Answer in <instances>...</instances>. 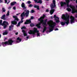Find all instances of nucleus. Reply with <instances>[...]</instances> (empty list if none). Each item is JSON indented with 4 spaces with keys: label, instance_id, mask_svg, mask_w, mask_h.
Masks as SVG:
<instances>
[{
    "label": "nucleus",
    "instance_id": "obj_1",
    "mask_svg": "<svg viewBox=\"0 0 77 77\" xmlns=\"http://www.w3.org/2000/svg\"><path fill=\"white\" fill-rule=\"evenodd\" d=\"M62 19L64 20L65 21L60 22L61 26H65L66 24L67 25H68V24L69 23V15H66L65 14H63Z\"/></svg>",
    "mask_w": 77,
    "mask_h": 77
},
{
    "label": "nucleus",
    "instance_id": "obj_2",
    "mask_svg": "<svg viewBox=\"0 0 77 77\" xmlns=\"http://www.w3.org/2000/svg\"><path fill=\"white\" fill-rule=\"evenodd\" d=\"M13 42H14V41L12 39H10L8 40V41H6L5 42H2V44L4 47H5L6 45H12Z\"/></svg>",
    "mask_w": 77,
    "mask_h": 77
},
{
    "label": "nucleus",
    "instance_id": "obj_3",
    "mask_svg": "<svg viewBox=\"0 0 77 77\" xmlns=\"http://www.w3.org/2000/svg\"><path fill=\"white\" fill-rule=\"evenodd\" d=\"M47 24L49 25V26L51 28H49V32H52V31L53 30V29L54 28V27L56 26V23L55 22H54L53 23L54 24L48 23H47Z\"/></svg>",
    "mask_w": 77,
    "mask_h": 77
},
{
    "label": "nucleus",
    "instance_id": "obj_4",
    "mask_svg": "<svg viewBox=\"0 0 77 77\" xmlns=\"http://www.w3.org/2000/svg\"><path fill=\"white\" fill-rule=\"evenodd\" d=\"M39 32V30H38L37 28H34L33 31L32 30H30L28 33L30 35H35V33H38V32Z\"/></svg>",
    "mask_w": 77,
    "mask_h": 77
},
{
    "label": "nucleus",
    "instance_id": "obj_5",
    "mask_svg": "<svg viewBox=\"0 0 77 77\" xmlns=\"http://www.w3.org/2000/svg\"><path fill=\"white\" fill-rule=\"evenodd\" d=\"M25 12H26L25 13L24 12H23L20 15V17H25V16L26 17H29V12H30V11H29V10H27L26 11V10H25L24 11Z\"/></svg>",
    "mask_w": 77,
    "mask_h": 77
},
{
    "label": "nucleus",
    "instance_id": "obj_6",
    "mask_svg": "<svg viewBox=\"0 0 77 77\" xmlns=\"http://www.w3.org/2000/svg\"><path fill=\"white\" fill-rule=\"evenodd\" d=\"M13 18L14 19V21H11V23L12 24L16 25L17 24V21H19V19L18 18V17L16 16H13Z\"/></svg>",
    "mask_w": 77,
    "mask_h": 77
},
{
    "label": "nucleus",
    "instance_id": "obj_7",
    "mask_svg": "<svg viewBox=\"0 0 77 77\" xmlns=\"http://www.w3.org/2000/svg\"><path fill=\"white\" fill-rule=\"evenodd\" d=\"M66 2L67 3L66 5H67V6L68 8L69 6L72 9V14H74V12L75 11L73 9H74V6H72L71 5H70L69 6V4H68L69 2H68V1H66Z\"/></svg>",
    "mask_w": 77,
    "mask_h": 77
},
{
    "label": "nucleus",
    "instance_id": "obj_8",
    "mask_svg": "<svg viewBox=\"0 0 77 77\" xmlns=\"http://www.w3.org/2000/svg\"><path fill=\"white\" fill-rule=\"evenodd\" d=\"M50 6L51 9H54L55 7H56V1L55 0H53V3H51V4Z\"/></svg>",
    "mask_w": 77,
    "mask_h": 77
},
{
    "label": "nucleus",
    "instance_id": "obj_9",
    "mask_svg": "<svg viewBox=\"0 0 77 77\" xmlns=\"http://www.w3.org/2000/svg\"><path fill=\"white\" fill-rule=\"evenodd\" d=\"M32 21H31V20H26V22L24 23L25 24H30Z\"/></svg>",
    "mask_w": 77,
    "mask_h": 77
},
{
    "label": "nucleus",
    "instance_id": "obj_10",
    "mask_svg": "<svg viewBox=\"0 0 77 77\" xmlns=\"http://www.w3.org/2000/svg\"><path fill=\"white\" fill-rule=\"evenodd\" d=\"M38 21H40V22H39L38 24L36 25V26H41V24H42L43 25V22L44 21H42L41 19H40V20H39V19H38Z\"/></svg>",
    "mask_w": 77,
    "mask_h": 77
},
{
    "label": "nucleus",
    "instance_id": "obj_11",
    "mask_svg": "<svg viewBox=\"0 0 77 77\" xmlns=\"http://www.w3.org/2000/svg\"><path fill=\"white\" fill-rule=\"evenodd\" d=\"M70 18L71 19L70 23L71 24H72V23H74V20H75L74 17H70Z\"/></svg>",
    "mask_w": 77,
    "mask_h": 77
},
{
    "label": "nucleus",
    "instance_id": "obj_12",
    "mask_svg": "<svg viewBox=\"0 0 77 77\" xmlns=\"http://www.w3.org/2000/svg\"><path fill=\"white\" fill-rule=\"evenodd\" d=\"M45 14H43V16H41L40 18H39V20L40 21V20H41L42 21H44V19L45 18Z\"/></svg>",
    "mask_w": 77,
    "mask_h": 77
},
{
    "label": "nucleus",
    "instance_id": "obj_13",
    "mask_svg": "<svg viewBox=\"0 0 77 77\" xmlns=\"http://www.w3.org/2000/svg\"><path fill=\"white\" fill-rule=\"evenodd\" d=\"M22 8L23 9H26L27 8V7L25 6V4L23 2L21 5Z\"/></svg>",
    "mask_w": 77,
    "mask_h": 77
},
{
    "label": "nucleus",
    "instance_id": "obj_14",
    "mask_svg": "<svg viewBox=\"0 0 77 77\" xmlns=\"http://www.w3.org/2000/svg\"><path fill=\"white\" fill-rule=\"evenodd\" d=\"M51 10L50 11V14L51 15H52L54 13V12L55 9L53 8L51 9Z\"/></svg>",
    "mask_w": 77,
    "mask_h": 77
},
{
    "label": "nucleus",
    "instance_id": "obj_15",
    "mask_svg": "<svg viewBox=\"0 0 77 77\" xmlns=\"http://www.w3.org/2000/svg\"><path fill=\"white\" fill-rule=\"evenodd\" d=\"M14 25H11L9 27V31H11V30H13L14 29Z\"/></svg>",
    "mask_w": 77,
    "mask_h": 77
},
{
    "label": "nucleus",
    "instance_id": "obj_16",
    "mask_svg": "<svg viewBox=\"0 0 77 77\" xmlns=\"http://www.w3.org/2000/svg\"><path fill=\"white\" fill-rule=\"evenodd\" d=\"M35 2V3H40V4H41L42 3V0H39L38 2V0H34Z\"/></svg>",
    "mask_w": 77,
    "mask_h": 77
},
{
    "label": "nucleus",
    "instance_id": "obj_17",
    "mask_svg": "<svg viewBox=\"0 0 77 77\" xmlns=\"http://www.w3.org/2000/svg\"><path fill=\"white\" fill-rule=\"evenodd\" d=\"M66 3L64 2H61L60 3V5H61V7H62L64 5H66Z\"/></svg>",
    "mask_w": 77,
    "mask_h": 77
},
{
    "label": "nucleus",
    "instance_id": "obj_18",
    "mask_svg": "<svg viewBox=\"0 0 77 77\" xmlns=\"http://www.w3.org/2000/svg\"><path fill=\"white\" fill-rule=\"evenodd\" d=\"M47 19H46L44 21L43 20V25H44L45 26H47Z\"/></svg>",
    "mask_w": 77,
    "mask_h": 77
},
{
    "label": "nucleus",
    "instance_id": "obj_19",
    "mask_svg": "<svg viewBox=\"0 0 77 77\" xmlns=\"http://www.w3.org/2000/svg\"><path fill=\"white\" fill-rule=\"evenodd\" d=\"M5 17H6V15L4 14L2 16V17H1V18L2 20H6V18H5Z\"/></svg>",
    "mask_w": 77,
    "mask_h": 77
},
{
    "label": "nucleus",
    "instance_id": "obj_20",
    "mask_svg": "<svg viewBox=\"0 0 77 77\" xmlns=\"http://www.w3.org/2000/svg\"><path fill=\"white\" fill-rule=\"evenodd\" d=\"M8 30H5V32H4L3 33V35H8Z\"/></svg>",
    "mask_w": 77,
    "mask_h": 77
},
{
    "label": "nucleus",
    "instance_id": "obj_21",
    "mask_svg": "<svg viewBox=\"0 0 77 77\" xmlns=\"http://www.w3.org/2000/svg\"><path fill=\"white\" fill-rule=\"evenodd\" d=\"M22 32L23 33V35H24V36H27V34L26 33V31L25 30H22Z\"/></svg>",
    "mask_w": 77,
    "mask_h": 77
},
{
    "label": "nucleus",
    "instance_id": "obj_22",
    "mask_svg": "<svg viewBox=\"0 0 77 77\" xmlns=\"http://www.w3.org/2000/svg\"><path fill=\"white\" fill-rule=\"evenodd\" d=\"M54 20L55 21H56V23H60V20H59V19H56V18H55Z\"/></svg>",
    "mask_w": 77,
    "mask_h": 77
},
{
    "label": "nucleus",
    "instance_id": "obj_23",
    "mask_svg": "<svg viewBox=\"0 0 77 77\" xmlns=\"http://www.w3.org/2000/svg\"><path fill=\"white\" fill-rule=\"evenodd\" d=\"M34 8H37L38 10H39V5L37 6L36 5H35Z\"/></svg>",
    "mask_w": 77,
    "mask_h": 77
},
{
    "label": "nucleus",
    "instance_id": "obj_24",
    "mask_svg": "<svg viewBox=\"0 0 77 77\" xmlns=\"http://www.w3.org/2000/svg\"><path fill=\"white\" fill-rule=\"evenodd\" d=\"M6 24V25L8 26V25H9V23H8V22H6L5 21H4L3 22V24Z\"/></svg>",
    "mask_w": 77,
    "mask_h": 77
},
{
    "label": "nucleus",
    "instance_id": "obj_25",
    "mask_svg": "<svg viewBox=\"0 0 77 77\" xmlns=\"http://www.w3.org/2000/svg\"><path fill=\"white\" fill-rule=\"evenodd\" d=\"M44 29H43L42 33H44L45 31L47 30V27L45 26H44Z\"/></svg>",
    "mask_w": 77,
    "mask_h": 77
},
{
    "label": "nucleus",
    "instance_id": "obj_26",
    "mask_svg": "<svg viewBox=\"0 0 77 77\" xmlns=\"http://www.w3.org/2000/svg\"><path fill=\"white\" fill-rule=\"evenodd\" d=\"M16 3H17V2H14L11 3V6H13L14 5L16 4Z\"/></svg>",
    "mask_w": 77,
    "mask_h": 77
},
{
    "label": "nucleus",
    "instance_id": "obj_27",
    "mask_svg": "<svg viewBox=\"0 0 77 77\" xmlns=\"http://www.w3.org/2000/svg\"><path fill=\"white\" fill-rule=\"evenodd\" d=\"M4 24H3V23H2V20H0V26H3Z\"/></svg>",
    "mask_w": 77,
    "mask_h": 77
},
{
    "label": "nucleus",
    "instance_id": "obj_28",
    "mask_svg": "<svg viewBox=\"0 0 77 77\" xmlns=\"http://www.w3.org/2000/svg\"><path fill=\"white\" fill-rule=\"evenodd\" d=\"M54 18H56V19H57L58 18V19H59V18L58 17L56 16V14H55L54 16Z\"/></svg>",
    "mask_w": 77,
    "mask_h": 77
},
{
    "label": "nucleus",
    "instance_id": "obj_29",
    "mask_svg": "<svg viewBox=\"0 0 77 77\" xmlns=\"http://www.w3.org/2000/svg\"><path fill=\"white\" fill-rule=\"evenodd\" d=\"M3 26H3L4 29H5L6 28V27H7V25H6V24H4L3 25Z\"/></svg>",
    "mask_w": 77,
    "mask_h": 77
},
{
    "label": "nucleus",
    "instance_id": "obj_30",
    "mask_svg": "<svg viewBox=\"0 0 77 77\" xmlns=\"http://www.w3.org/2000/svg\"><path fill=\"white\" fill-rule=\"evenodd\" d=\"M30 26L31 27H34V26H35V25L33 24V23H31L30 24Z\"/></svg>",
    "mask_w": 77,
    "mask_h": 77
},
{
    "label": "nucleus",
    "instance_id": "obj_31",
    "mask_svg": "<svg viewBox=\"0 0 77 77\" xmlns=\"http://www.w3.org/2000/svg\"><path fill=\"white\" fill-rule=\"evenodd\" d=\"M66 10H67V11H68V12H70L71 11V8H67L66 9Z\"/></svg>",
    "mask_w": 77,
    "mask_h": 77
},
{
    "label": "nucleus",
    "instance_id": "obj_32",
    "mask_svg": "<svg viewBox=\"0 0 77 77\" xmlns=\"http://www.w3.org/2000/svg\"><path fill=\"white\" fill-rule=\"evenodd\" d=\"M17 41H19L20 42H21V41H22L21 39V38H20V37H18L17 38Z\"/></svg>",
    "mask_w": 77,
    "mask_h": 77
},
{
    "label": "nucleus",
    "instance_id": "obj_33",
    "mask_svg": "<svg viewBox=\"0 0 77 77\" xmlns=\"http://www.w3.org/2000/svg\"><path fill=\"white\" fill-rule=\"evenodd\" d=\"M20 24H21L20 22H19V23H18L17 25L16 26L17 27H19V26H20Z\"/></svg>",
    "mask_w": 77,
    "mask_h": 77
},
{
    "label": "nucleus",
    "instance_id": "obj_34",
    "mask_svg": "<svg viewBox=\"0 0 77 77\" xmlns=\"http://www.w3.org/2000/svg\"><path fill=\"white\" fill-rule=\"evenodd\" d=\"M26 29V27L25 26H22V27L21 28V29Z\"/></svg>",
    "mask_w": 77,
    "mask_h": 77
},
{
    "label": "nucleus",
    "instance_id": "obj_35",
    "mask_svg": "<svg viewBox=\"0 0 77 77\" xmlns=\"http://www.w3.org/2000/svg\"><path fill=\"white\" fill-rule=\"evenodd\" d=\"M28 7H29V8H32V7H33V5L32 4H30L28 6Z\"/></svg>",
    "mask_w": 77,
    "mask_h": 77
},
{
    "label": "nucleus",
    "instance_id": "obj_36",
    "mask_svg": "<svg viewBox=\"0 0 77 77\" xmlns=\"http://www.w3.org/2000/svg\"><path fill=\"white\" fill-rule=\"evenodd\" d=\"M6 11V9H5V8H2V11L3 12H5Z\"/></svg>",
    "mask_w": 77,
    "mask_h": 77
},
{
    "label": "nucleus",
    "instance_id": "obj_37",
    "mask_svg": "<svg viewBox=\"0 0 77 77\" xmlns=\"http://www.w3.org/2000/svg\"><path fill=\"white\" fill-rule=\"evenodd\" d=\"M31 12L32 14H33V13H34V12H35V10H32L31 11Z\"/></svg>",
    "mask_w": 77,
    "mask_h": 77
},
{
    "label": "nucleus",
    "instance_id": "obj_38",
    "mask_svg": "<svg viewBox=\"0 0 77 77\" xmlns=\"http://www.w3.org/2000/svg\"><path fill=\"white\" fill-rule=\"evenodd\" d=\"M9 11H8L7 13L6 14V15H7V16L9 15Z\"/></svg>",
    "mask_w": 77,
    "mask_h": 77
},
{
    "label": "nucleus",
    "instance_id": "obj_39",
    "mask_svg": "<svg viewBox=\"0 0 77 77\" xmlns=\"http://www.w3.org/2000/svg\"><path fill=\"white\" fill-rule=\"evenodd\" d=\"M37 36H40V33H38V32H37Z\"/></svg>",
    "mask_w": 77,
    "mask_h": 77
},
{
    "label": "nucleus",
    "instance_id": "obj_40",
    "mask_svg": "<svg viewBox=\"0 0 77 77\" xmlns=\"http://www.w3.org/2000/svg\"><path fill=\"white\" fill-rule=\"evenodd\" d=\"M27 3H28V4H30V3H31V2L30 1H29L27 2Z\"/></svg>",
    "mask_w": 77,
    "mask_h": 77
},
{
    "label": "nucleus",
    "instance_id": "obj_41",
    "mask_svg": "<svg viewBox=\"0 0 77 77\" xmlns=\"http://www.w3.org/2000/svg\"><path fill=\"white\" fill-rule=\"evenodd\" d=\"M38 28H41V26L39 25H37V26H36Z\"/></svg>",
    "mask_w": 77,
    "mask_h": 77
},
{
    "label": "nucleus",
    "instance_id": "obj_42",
    "mask_svg": "<svg viewBox=\"0 0 77 77\" xmlns=\"http://www.w3.org/2000/svg\"><path fill=\"white\" fill-rule=\"evenodd\" d=\"M23 19H24V17H21V20H23Z\"/></svg>",
    "mask_w": 77,
    "mask_h": 77
},
{
    "label": "nucleus",
    "instance_id": "obj_43",
    "mask_svg": "<svg viewBox=\"0 0 77 77\" xmlns=\"http://www.w3.org/2000/svg\"><path fill=\"white\" fill-rule=\"evenodd\" d=\"M19 22H20V24L21 23H23V20H21V21H20Z\"/></svg>",
    "mask_w": 77,
    "mask_h": 77
},
{
    "label": "nucleus",
    "instance_id": "obj_44",
    "mask_svg": "<svg viewBox=\"0 0 77 77\" xmlns=\"http://www.w3.org/2000/svg\"><path fill=\"white\" fill-rule=\"evenodd\" d=\"M46 12H49V10H48V9H46Z\"/></svg>",
    "mask_w": 77,
    "mask_h": 77
},
{
    "label": "nucleus",
    "instance_id": "obj_45",
    "mask_svg": "<svg viewBox=\"0 0 77 77\" xmlns=\"http://www.w3.org/2000/svg\"><path fill=\"white\" fill-rule=\"evenodd\" d=\"M3 3V0H0V3Z\"/></svg>",
    "mask_w": 77,
    "mask_h": 77
},
{
    "label": "nucleus",
    "instance_id": "obj_46",
    "mask_svg": "<svg viewBox=\"0 0 77 77\" xmlns=\"http://www.w3.org/2000/svg\"><path fill=\"white\" fill-rule=\"evenodd\" d=\"M59 30V29L57 28L55 29V31H56V30Z\"/></svg>",
    "mask_w": 77,
    "mask_h": 77
},
{
    "label": "nucleus",
    "instance_id": "obj_47",
    "mask_svg": "<svg viewBox=\"0 0 77 77\" xmlns=\"http://www.w3.org/2000/svg\"><path fill=\"white\" fill-rule=\"evenodd\" d=\"M13 9L15 10L16 9V7H13Z\"/></svg>",
    "mask_w": 77,
    "mask_h": 77
},
{
    "label": "nucleus",
    "instance_id": "obj_48",
    "mask_svg": "<svg viewBox=\"0 0 77 77\" xmlns=\"http://www.w3.org/2000/svg\"><path fill=\"white\" fill-rule=\"evenodd\" d=\"M33 17L32 16L31 17V20H32V19H33Z\"/></svg>",
    "mask_w": 77,
    "mask_h": 77
},
{
    "label": "nucleus",
    "instance_id": "obj_49",
    "mask_svg": "<svg viewBox=\"0 0 77 77\" xmlns=\"http://www.w3.org/2000/svg\"><path fill=\"white\" fill-rule=\"evenodd\" d=\"M18 32H17L16 33H15L16 35H18Z\"/></svg>",
    "mask_w": 77,
    "mask_h": 77
},
{
    "label": "nucleus",
    "instance_id": "obj_50",
    "mask_svg": "<svg viewBox=\"0 0 77 77\" xmlns=\"http://www.w3.org/2000/svg\"><path fill=\"white\" fill-rule=\"evenodd\" d=\"M5 3H7V0H5Z\"/></svg>",
    "mask_w": 77,
    "mask_h": 77
},
{
    "label": "nucleus",
    "instance_id": "obj_51",
    "mask_svg": "<svg viewBox=\"0 0 77 77\" xmlns=\"http://www.w3.org/2000/svg\"><path fill=\"white\" fill-rule=\"evenodd\" d=\"M75 18H77V14H76L75 15Z\"/></svg>",
    "mask_w": 77,
    "mask_h": 77
},
{
    "label": "nucleus",
    "instance_id": "obj_52",
    "mask_svg": "<svg viewBox=\"0 0 77 77\" xmlns=\"http://www.w3.org/2000/svg\"><path fill=\"white\" fill-rule=\"evenodd\" d=\"M11 7H8V9H11Z\"/></svg>",
    "mask_w": 77,
    "mask_h": 77
},
{
    "label": "nucleus",
    "instance_id": "obj_53",
    "mask_svg": "<svg viewBox=\"0 0 77 77\" xmlns=\"http://www.w3.org/2000/svg\"><path fill=\"white\" fill-rule=\"evenodd\" d=\"M10 2V1H9V2H8L7 3V4H9V2Z\"/></svg>",
    "mask_w": 77,
    "mask_h": 77
},
{
    "label": "nucleus",
    "instance_id": "obj_54",
    "mask_svg": "<svg viewBox=\"0 0 77 77\" xmlns=\"http://www.w3.org/2000/svg\"><path fill=\"white\" fill-rule=\"evenodd\" d=\"M26 39H29V36H27V37H26Z\"/></svg>",
    "mask_w": 77,
    "mask_h": 77
},
{
    "label": "nucleus",
    "instance_id": "obj_55",
    "mask_svg": "<svg viewBox=\"0 0 77 77\" xmlns=\"http://www.w3.org/2000/svg\"><path fill=\"white\" fill-rule=\"evenodd\" d=\"M19 14H16V15H19Z\"/></svg>",
    "mask_w": 77,
    "mask_h": 77
},
{
    "label": "nucleus",
    "instance_id": "obj_56",
    "mask_svg": "<svg viewBox=\"0 0 77 77\" xmlns=\"http://www.w3.org/2000/svg\"><path fill=\"white\" fill-rule=\"evenodd\" d=\"M51 18L52 19L53 18V16H51Z\"/></svg>",
    "mask_w": 77,
    "mask_h": 77
},
{
    "label": "nucleus",
    "instance_id": "obj_57",
    "mask_svg": "<svg viewBox=\"0 0 77 77\" xmlns=\"http://www.w3.org/2000/svg\"><path fill=\"white\" fill-rule=\"evenodd\" d=\"M5 40H6V39H7V38H5Z\"/></svg>",
    "mask_w": 77,
    "mask_h": 77
},
{
    "label": "nucleus",
    "instance_id": "obj_58",
    "mask_svg": "<svg viewBox=\"0 0 77 77\" xmlns=\"http://www.w3.org/2000/svg\"><path fill=\"white\" fill-rule=\"evenodd\" d=\"M42 9H43V8H44V7L43 6H42Z\"/></svg>",
    "mask_w": 77,
    "mask_h": 77
},
{
    "label": "nucleus",
    "instance_id": "obj_59",
    "mask_svg": "<svg viewBox=\"0 0 77 77\" xmlns=\"http://www.w3.org/2000/svg\"><path fill=\"white\" fill-rule=\"evenodd\" d=\"M1 34H0V38H1Z\"/></svg>",
    "mask_w": 77,
    "mask_h": 77
},
{
    "label": "nucleus",
    "instance_id": "obj_60",
    "mask_svg": "<svg viewBox=\"0 0 77 77\" xmlns=\"http://www.w3.org/2000/svg\"><path fill=\"white\" fill-rule=\"evenodd\" d=\"M76 8H77V6H76ZM76 14H77V11H76Z\"/></svg>",
    "mask_w": 77,
    "mask_h": 77
},
{
    "label": "nucleus",
    "instance_id": "obj_61",
    "mask_svg": "<svg viewBox=\"0 0 77 77\" xmlns=\"http://www.w3.org/2000/svg\"><path fill=\"white\" fill-rule=\"evenodd\" d=\"M34 37H35V35H33V38H34Z\"/></svg>",
    "mask_w": 77,
    "mask_h": 77
},
{
    "label": "nucleus",
    "instance_id": "obj_62",
    "mask_svg": "<svg viewBox=\"0 0 77 77\" xmlns=\"http://www.w3.org/2000/svg\"><path fill=\"white\" fill-rule=\"evenodd\" d=\"M46 1H49V0H46Z\"/></svg>",
    "mask_w": 77,
    "mask_h": 77
},
{
    "label": "nucleus",
    "instance_id": "obj_63",
    "mask_svg": "<svg viewBox=\"0 0 77 77\" xmlns=\"http://www.w3.org/2000/svg\"><path fill=\"white\" fill-rule=\"evenodd\" d=\"M1 46V45H0V47Z\"/></svg>",
    "mask_w": 77,
    "mask_h": 77
},
{
    "label": "nucleus",
    "instance_id": "obj_64",
    "mask_svg": "<svg viewBox=\"0 0 77 77\" xmlns=\"http://www.w3.org/2000/svg\"><path fill=\"white\" fill-rule=\"evenodd\" d=\"M16 42H17V41H16Z\"/></svg>",
    "mask_w": 77,
    "mask_h": 77
}]
</instances>
